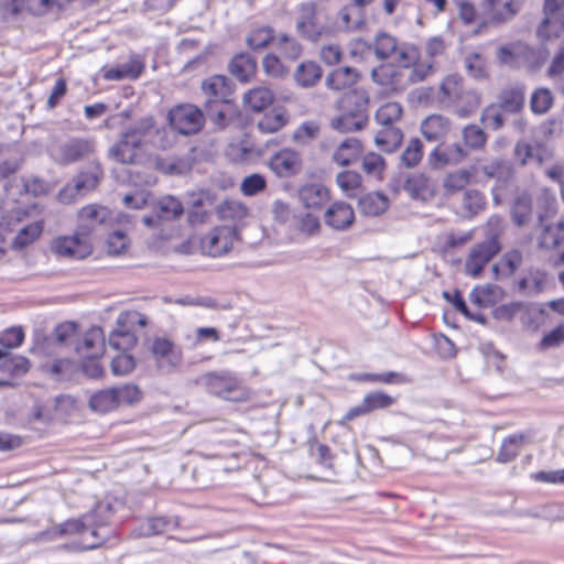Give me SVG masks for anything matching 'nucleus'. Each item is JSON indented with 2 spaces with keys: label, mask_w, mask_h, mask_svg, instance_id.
I'll return each instance as SVG.
<instances>
[{
  "label": "nucleus",
  "mask_w": 564,
  "mask_h": 564,
  "mask_svg": "<svg viewBox=\"0 0 564 564\" xmlns=\"http://www.w3.org/2000/svg\"><path fill=\"white\" fill-rule=\"evenodd\" d=\"M153 213L158 215L161 221H170L180 218L184 213L183 204L174 196L167 195L161 197L152 204Z\"/></svg>",
  "instance_id": "obj_30"
},
{
  "label": "nucleus",
  "mask_w": 564,
  "mask_h": 564,
  "mask_svg": "<svg viewBox=\"0 0 564 564\" xmlns=\"http://www.w3.org/2000/svg\"><path fill=\"white\" fill-rule=\"evenodd\" d=\"M505 111L494 102L484 108L480 121L487 129L498 131L505 126Z\"/></svg>",
  "instance_id": "obj_56"
},
{
  "label": "nucleus",
  "mask_w": 564,
  "mask_h": 564,
  "mask_svg": "<svg viewBox=\"0 0 564 564\" xmlns=\"http://www.w3.org/2000/svg\"><path fill=\"white\" fill-rule=\"evenodd\" d=\"M144 70V63L139 57H131L128 62L113 67L104 68L102 77L106 80L137 79Z\"/></svg>",
  "instance_id": "obj_24"
},
{
  "label": "nucleus",
  "mask_w": 564,
  "mask_h": 564,
  "mask_svg": "<svg viewBox=\"0 0 564 564\" xmlns=\"http://www.w3.org/2000/svg\"><path fill=\"white\" fill-rule=\"evenodd\" d=\"M101 337V328L93 327L84 335L83 340L76 345L75 350L82 357H85V355L101 356L104 351Z\"/></svg>",
  "instance_id": "obj_35"
},
{
  "label": "nucleus",
  "mask_w": 564,
  "mask_h": 564,
  "mask_svg": "<svg viewBox=\"0 0 564 564\" xmlns=\"http://www.w3.org/2000/svg\"><path fill=\"white\" fill-rule=\"evenodd\" d=\"M228 70L239 82L248 83L256 75L257 59L250 53H238L230 59Z\"/></svg>",
  "instance_id": "obj_22"
},
{
  "label": "nucleus",
  "mask_w": 564,
  "mask_h": 564,
  "mask_svg": "<svg viewBox=\"0 0 564 564\" xmlns=\"http://www.w3.org/2000/svg\"><path fill=\"white\" fill-rule=\"evenodd\" d=\"M538 248L541 250H555L564 243V220L556 224H539Z\"/></svg>",
  "instance_id": "obj_20"
},
{
  "label": "nucleus",
  "mask_w": 564,
  "mask_h": 564,
  "mask_svg": "<svg viewBox=\"0 0 564 564\" xmlns=\"http://www.w3.org/2000/svg\"><path fill=\"white\" fill-rule=\"evenodd\" d=\"M196 382L209 393L227 401H240L243 395L240 381L228 371L204 373Z\"/></svg>",
  "instance_id": "obj_3"
},
{
  "label": "nucleus",
  "mask_w": 564,
  "mask_h": 564,
  "mask_svg": "<svg viewBox=\"0 0 564 564\" xmlns=\"http://www.w3.org/2000/svg\"><path fill=\"white\" fill-rule=\"evenodd\" d=\"M288 123V117L283 109L273 108L265 112L258 121L257 127L263 133H274Z\"/></svg>",
  "instance_id": "obj_43"
},
{
  "label": "nucleus",
  "mask_w": 564,
  "mask_h": 564,
  "mask_svg": "<svg viewBox=\"0 0 564 564\" xmlns=\"http://www.w3.org/2000/svg\"><path fill=\"white\" fill-rule=\"evenodd\" d=\"M108 158L120 164H134L137 162V150L119 138L118 142L109 148Z\"/></svg>",
  "instance_id": "obj_46"
},
{
  "label": "nucleus",
  "mask_w": 564,
  "mask_h": 564,
  "mask_svg": "<svg viewBox=\"0 0 564 564\" xmlns=\"http://www.w3.org/2000/svg\"><path fill=\"white\" fill-rule=\"evenodd\" d=\"M113 513L115 509L109 502H98L91 511L85 513L89 536H85L80 550H95L110 540L113 530L109 528V522Z\"/></svg>",
  "instance_id": "obj_2"
},
{
  "label": "nucleus",
  "mask_w": 564,
  "mask_h": 564,
  "mask_svg": "<svg viewBox=\"0 0 564 564\" xmlns=\"http://www.w3.org/2000/svg\"><path fill=\"white\" fill-rule=\"evenodd\" d=\"M325 224L334 230H346L355 221L352 207L345 202H335L324 213Z\"/></svg>",
  "instance_id": "obj_19"
},
{
  "label": "nucleus",
  "mask_w": 564,
  "mask_h": 564,
  "mask_svg": "<svg viewBox=\"0 0 564 564\" xmlns=\"http://www.w3.org/2000/svg\"><path fill=\"white\" fill-rule=\"evenodd\" d=\"M43 225L40 221L29 224L21 228L12 240V248L22 250L34 242L42 234Z\"/></svg>",
  "instance_id": "obj_44"
},
{
  "label": "nucleus",
  "mask_w": 564,
  "mask_h": 564,
  "mask_svg": "<svg viewBox=\"0 0 564 564\" xmlns=\"http://www.w3.org/2000/svg\"><path fill=\"white\" fill-rule=\"evenodd\" d=\"M362 145L357 138L345 139L333 154V160L338 165L347 166L354 163L361 154Z\"/></svg>",
  "instance_id": "obj_32"
},
{
  "label": "nucleus",
  "mask_w": 564,
  "mask_h": 564,
  "mask_svg": "<svg viewBox=\"0 0 564 564\" xmlns=\"http://www.w3.org/2000/svg\"><path fill=\"white\" fill-rule=\"evenodd\" d=\"M480 171L488 178H495L501 186H506L514 175L512 164L503 159H495L484 164Z\"/></svg>",
  "instance_id": "obj_27"
},
{
  "label": "nucleus",
  "mask_w": 564,
  "mask_h": 564,
  "mask_svg": "<svg viewBox=\"0 0 564 564\" xmlns=\"http://www.w3.org/2000/svg\"><path fill=\"white\" fill-rule=\"evenodd\" d=\"M369 97L366 91L352 89L343 95L338 101L340 112L368 117Z\"/></svg>",
  "instance_id": "obj_23"
},
{
  "label": "nucleus",
  "mask_w": 564,
  "mask_h": 564,
  "mask_svg": "<svg viewBox=\"0 0 564 564\" xmlns=\"http://www.w3.org/2000/svg\"><path fill=\"white\" fill-rule=\"evenodd\" d=\"M79 534L80 540L74 543V549L82 551L80 545L85 540V536H89V530L87 525V521L85 520V514L77 519H68L52 529L45 531L43 535L45 540L52 541L58 539L64 535H73Z\"/></svg>",
  "instance_id": "obj_17"
},
{
  "label": "nucleus",
  "mask_w": 564,
  "mask_h": 564,
  "mask_svg": "<svg viewBox=\"0 0 564 564\" xmlns=\"http://www.w3.org/2000/svg\"><path fill=\"white\" fill-rule=\"evenodd\" d=\"M398 52L397 39L388 33H379L375 41V53L380 59H386Z\"/></svg>",
  "instance_id": "obj_63"
},
{
  "label": "nucleus",
  "mask_w": 564,
  "mask_h": 564,
  "mask_svg": "<svg viewBox=\"0 0 564 564\" xmlns=\"http://www.w3.org/2000/svg\"><path fill=\"white\" fill-rule=\"evenodd\" d=\"M513 154L521 165H527L531 162L542 165L549 153L546 147L542 143L531 144L525 141H518L514 145Z\"/></svg>",
  "instance_id": "obj_26"
},
{
  "label": "nucleus",
  "mask_w": 564,
  "mask_h": 564,
  "mask_svg": "<svg viewBox=\"0 0 564 564\" xmlns=\"http://www.w3.org/2000/svg\"><path fill=\"white\" fill-rule=\"evenodd\" d=\"M137 341L135 334L128 328L113 329L109 335V345L119 351L127 352L135 346Z\"/></svg>",
  "instance_id": "obj_49"
},
{
  "label": "nucleus",
  "mask_w": 564,
  "mask_h": 564,
  "mask_svg": "<svg viewBox=\"0 0 564 564\" xmlns=\"http://www.w3.org/2000/svg\"><path fill=\"white\" fill-rule=\"evenodd\" d=\"M481 96L475 89H463L452 104L455 113L459 118H467L480 106Z\"/></svg>",
  "instance_id": "obj_31"
},
{
  "label": "nucleus",
  "mask_w": 564,
  "mask_h": 564,
  "mask_svg": "<svg viewBox=\"0 0 564 564\" xmlns=\"http://www.w3.org/2000/svg\"><path fill=\"white\" fill-rule=\"evenodd\" d=\"M30 360L22 355H14L0 348V372L11 378H19L29 372Z\"/></svg>",
  "instance_id": "obj_25"
},
{
  "label": "nucleus",
  "mask_w": 564,
  "mask_h": 564,
  "mask_svg": "<svg viewBox=\"0 0 564 564\" xmlns=\"http://www.w3.org/2000/svg\"><path fill=\"white\" fill-rule=\"evenodd\" d=\"M402 140L403 132L394 126L381 127L375 137L377 147L388 153L395 151L401 145Z\"/></svg>",
  "instance_id": "obj_36"
},
{
  "label": "nucleus",
  "mask_w": 564,
  "mask_h": 564,
  "mask_svg": "<svg viewBox=\"0 0 564 564\" xmlns=\"http://www.w3.org/2000/svg\"><path fill=\"white\" fill-rule=\"evenodd\" d=\"M77 332L78 324L72 321H66L57 324L51 335L58 346H67L77 336Z\"/></svg>",
  "instance_id": "obj_60"
},
{
  "label": "nucleus",
  "mask_w": 564,
  "mask_h": 564,
  "mask_svg": "<svg viewBox=\"0 0 564 564\" xmlns=\"http://www.w3.org/2000/svg\"><path fill=\"white\" fill-rule=\"evenodd\" d=\"M467 155L466 150L459 143H453L446 147H436L430 159L435 163H440L442 165L445 164H457Z\"/></svg>",
  "instance_id": "obj_39"
},
{
  "label": "nucleus",
  "mask_w": 564,
  "mask_h": 564,
  "mask_svg": "<svg viewBox=\"0 0 564 564\" xmlns=\"http://www.w3.org/2000/svg\"><path fill=\"white\" fill-rule=\"evenodd\" d=\"M275 40L274 30L271 26H261L252 30L247 39V45L253 51H261L265 48L272 41Z\"/></svg>",
  "instance_id": "obj_50"
},
{
  "label": "nucleus",
  "mask_w": 564,
  "mask_h": 564,
  "mask_svg": "<svg viewBox=\"0 0 564 564\" xmlns=\"http://www.w3.org/2000/svg\"><path fill=\"white\" fill-rule=\"evenodd\" d=\"M367 122L368 117L340 112L339 116L332 119L330 127L338 132L348 133L364 129Z\"/></svg>",
  "instance_id": "obj_41"
},
{
  "label": "nucleus",
  "mask_w": 564,
  "mask_h": 564,
  "mask_svg": "<svg viewBox=\"0 0 564 564\" xmlns=\"http://www.w3.org/2000/svg\"><path fill=\"white\" fill-rule=\"evenodd\" d=\"M520 51L521 42L502 45L497 51V58L500 64L520 68Z\"/></svg>",
  "instance_id": "obj_62"
},
{
  "label": "nucleus",
  "mask_w": 564,
  "mask_h": 564,
  "mask_svg": "<svg viewBox=\"0 0 564 564\" xmlns=\"http://www.w3.org/2000/svg\"><path fill=\"white\" fill-rule=\"evenodd\" d=\"M302 206L311 212H321L330 200V192L322 183H306L297 192Z\"/></svg>",
  "instance_id": "obj_14"
},
{
  "label": "nucleus",
  "mask_w": 564,
  "mask_h": 564,
  "mask_svg": "<svg viewBox=\"0 0 564 564\" xmlns=\"http://www.w3.org/2000/svg\"><path fill=\"white\" fill-rule=\"evenodd\" d=\"M94 151L95 144L93 140L72 137L55 145L51 150V156L59 165H69L84 160Z\"/></svg>",
  "instance_id": "obj_6"
},
{
  "label": "nucleus",
  "mask_w": 564,
  "mask_h": 564,
  "mask_svg": "<svg viewBox=\"0 0 564 564\" xmlns=\"http://www.w3.org/2000/svg\"><path fill=\"white\" fill-rule=\"evenodd\" d=\"M359 73L349 66H339L326 76V85L334 90H341L351 87L357 83Z\"/></svg>",
  "instance_id": "obj_29"
},
{
  "label": "nucleus",
  "mask_w": 564,
  "mask_h": 564,
  "mask_svg": "<svg viewBox=\"0 0 564 564\" xmlns=\"http://www.w3.org/2000/svg\"><path fill=\"white\" fill-rule=\"evenodd\" d=\"M451 122L442 115H431L421 123V132L429 141H440L449 131Z\"/></svg>",
  "instance_id": "obj_28"
},
{
  "label": "nucleus",
  "mask_w": 564,
  "mask_h": 564,
  "mask_svg": "<svg viewBox=\"0 0 564 564\" xmlns=\"http://www.w3.org/2000/svg\"><path fill=\"white\" fill-rule=\"evenodd\" d=\"M104 176V170L99 162L90 163L86 169L82 170L74 178V186H66L58 193V199L67 203L69 191H75L77 194H85L95 189Z\"/></svg>",
  "instance_id": "obj_10"
},
{
  "label": "nucleus",
  "mask_w": 564,
  "mask_h": 564,
  "mask_svg": "<svg viewBox=\"0 0 564 564\" xmlns=\"http://www.w3.org/2000/svg\"><path fill=\"white\" fill-rule=\"evenodd\" d=\"M295 28L303 39L313 43L328 34L330 26L325 3L323 1L302 3Z\"/></svg>",
  "instance_id": "obj_1"
},
{
  "label": "nucleus",
  "mask_w": 564,
  "mask_h": 564,
  "mask_svg": "<svg viewBox=\"0 0 564 564\" xmlns=\"http://www.w3.org/2000/svg\"><path fill=\"white\" fill-rule=\"evenodd\" d=\"M510 216L517 227L527 226L533 216V198L527 191L517 193L510 206Z\"/></svg>",
  "instance_id": "obj_21"
},
{
  "label": "nucleus",
  "mask_w": 564,
  "mask_h": 564,
  "mask_svg": "<svg viewBox=\"0 0 564 564\" xmlns=\"http://www.w3.org/2000/svg\"><path fill=\"white\" fill-rule=\"evenodd\" d=\"M274 100V94L267 87H256L243 96V105L253 112H261Z\"/></svg>",
  "instance_id": "obj_33"
},
{
  "label": "nucleus",
  "mask_w": 564,
  "mask_h": 564,
  "mask_svg": "<svg viewBox=\"0 0 564 564\" xmlns=\"http://www.w3.org/2000/svg\"><path fill=\"white\" fill-rule=\"evenodd\" d=\"M547 56L546 48H535L521 42L520 67H527L530 72H535L546 62Z\"/></svg>",
  "instance_id": "obj_37"
},
{
  "label": "nucleus",
  "mask_w": 564,
  "mask_h": 564,
  "mask_svg": "<svg viewBox=\"0 0 564 564\" xmlns=\"http://www.w3.org/2000/svg\"><path fill=\"white\" fill-rule=\"evenodd\" d=\"M501 250L499 232L490 231L486 239L476 243L465 262V273L471 278H479L487 265Z\"/></svg>",
  "instance_id": "obj_4"
},
{
  "label": "nucleus",
  "mask_w": 564,
  "mask_h": 564,
  "mask_svg": "<svg viewBox=\"0 0 564 564\" xmlns=\"http://www.w3.org/2000/svg\"><path fill=\"white\" fill-rule=\"evenodd\" d=\"M505 113L518 115L520 113L525 105V86L521 83L511 84L502 88L498 96L497 102Z\"/></svg>",
  "instance_id": "obj_15"
},
{
  "label": "nucleus",
  "mask_w": 564,
  "mask_h": 564,
  "mask_svg": "<svg viewBox=\"0 0 564 564\" xmlns=\"http://www.w3.org/2000/svg\"><path fill=\"white\" fill-rule=\"evenodd\" d=\"M52 250L58 256L82 260L91 254L93 243L75 235L62 236L53 240Z\"/></svg>",
  "instance_id": "obj_12"
},
{
  "label": "nucleus",
  "mask_w": 564,
  "mask_h": 564,
  "mask_svg": "<svg viewBox=\"0 0 564 564\" xmlns=\"http://www.w3.org/2000/svg\"><path fill=\"white\" fill-rule=\"evenodd\" d=\"M462 135L465 147L473 151L481 150L486 145L487 135L477 124H467L463 129Z\"/></svg>",
  "instance_id": "obj_55"
},
{
  "label": "nucleus",
  "mask_w": 564,
  "mask_h": 564,
  "mask_svg": "<svg viewBox=\"0 0 564 564\" xmlns=\"http://www.w3.org/2000/svg\"><path fill=\"white\" fill-rule=\"evenodd\" d=\"M200 88L205 98V108L208 107L209 101L213 104L231 101L235 85L225 75H213L202 82Z\"/></svg>",
  "instance_id": "obj_11"
},
{
  "label": "nucleus",
  "mask_w": 564,
  "mask_h": 564,
  "mask_svg": "<svg viewBox=\"0 0 564 564\" xmlns=\"http://www.w3.org/2000/svg\"><path fill=\"white\" fill-rule=\"evenodd\" d=\"M564 0H544L543 13L544 19L536 30V35L541 40H550L557 37L564 30V17L561 9Z\"/></svg>",
  "instance_id": "obj_9"
},
{
  "label": "nucleus",
  "mask_w": 564,
  "mask_h": 564,
  "mask_svg": "<svg viewBox=\"0 0 564 564\" xmlns=\"http://www.w3.org/2000/svg\"><path fill=\"white\" fill-rule=\"evenodd\" d=\"M116 392L113 391L112 387L108 389H102L89 398L88 405L94 412L98 413H107L115 409H117V399H116Z\"/></svg>",
  "instance_id": "obj_40"
},
{
  "label": "nucleus",
  "mask_w": 564,
  "mask_h": 564,
  "mask_svg": "<svg viewBox=\"0 0 564 564\" xmlns=\"http://www.w3.org/2000/svg\"><path fill=\"white\" fill-rule=\"evenodd\" d=\"M403 189L414 199L425 198L429 192V178L420 173L409 174L403 183Z\"/></svg>",
  "instance_id": "obj_51"
},
{
  "label": "nucleus",
  "mask_w": 564,
  "mask_h": 564,
  "mask_svg": "<svg viewBox=\"0 0 564 564\" xmlns=\"http://www.w3.org/2000/svg\"><path fill=\"white\" fill-rule=\"evenodd\" d=\"M275 46L280 54L290 61L297 59L302 54V45L299 41L286 33H281L276 37Z\"/></svg>",
  "instance_id": "obj_48"
},
{
  "label": "nucleus",
  "mask_w": 564,
  "mask_h": 564,
  "mask_svg": "<svg viewBox=\"0 0 564 564\" xmlns=\"http://www.w3.org/2000/svg\"><path fill=\"white\" fill-rule=\"evenodd\" d=\"M358 205L364 215L376 217L387 210L389 202L382 193L373 192L361 196Z\"/></svg>",
  "instance_id": "obj_38"
},
{
  "label": "nucleus",
  "mask_w": 564,
  "mask_h": 564,
  "mask_svg": "<svg viewBox=\"0 0 564 564\" xmlns=\"http://www.w3.org/2000/svg\"><path fill=\"white\" fill-rule=\"evenodd\" d=\"M203 112L204 119L209 120L218 130L228 128L240 113L238 106L232 100L220 104L209 101Z\"/></svg>",
  "instance_id": "obj_16"
},
{
  "label": "nucleus",
  "mask_w": 564,
  "mask_h": 564,
  "mask_svg": "<svg viewBox=\"0 0 564 564\" xmlns=\"http://www.w3.org/2000/svg\"><path fill=\"white\" fill-rule=\"evenodd\" d=\"M398 76H400V73L393 65H380L371 72V77L375 83L391 88H395L398 86Z\"/></svg>",
  "instance_id": "obj_59"
},
{
  "label": "nucleus",
  "mask_w": 564,
  "mask_h": 564,
  "mask_svg": "<svg viewBox=\"0 0 564 564\" xmlns=\"http://www.w3.org/2000/svg\"><path fill=\"white\" fill-rule=\"evenodd\" d=\"M500 0H481L480 9L484 15L487 17L488 21L492 24H502L512 20L516 14L520 11V2L507 1L501 8H498Z\"/></svg>",
  "instance_id": "obj_18"
},
{
  "label": "nucleus",
  "mask_w": 564,
  "mask_h": 564,
  "mask_svg": "<svg viewBox=\"0 0 564 564\" xmlns=\"http://www.w3.org/2000/svg\"><path fill=\"white\" fill-rule=\"evenodd\" d=\"M364 400L369 413L377 410L388 409L397 402L394 397L380 390L367 393L364 397Z\"/></svg>",
  "instance_id": "obj_61"
},
{
  "label": "nucleus",
  "mask_w": 564,
  "mask_h": 564,
  "mask_svg": "<svg viewBox=\"0 0 564 564\" xmlns=\"http://www.w3.org/2000/svg\"><path fill=\"white\" fill-rule=\"evenodd\" d=\"M357 381L361 382H380V383H406L409 378L400 372L388 371L382 373L362 372L354 377Z\"/></svg>",
  "instance_id": "obj_53"
},
{
  "label": "nucleus",
  "mask_w": 564,
  "mask_h": 564,
  "mask_svg": "<svg viewBox=\"0 0 564 564\" xmlns=\"http://www.w3.org/2000/svg\"><path fill=\"white\" fill-rule=\"evenodd\" d=\"M24 330L21 326H11L0 332L1 349L10 350L20 347L24 340Z\"/></svg>",
  "instance_id": "obj_64"
},
{
  "label": "nucleus",
  "mask_w": 564,
  "mask_h": 564,
  "mask_svg": "<svg viewBox=\"0 0 564 564\" xmlns=\"http://www.w3.org/2000/svg\"><path fill=\"white\" fill-rule=\"evenodd\" d=\"M402 116V107L398 102H386L376 111L375 119L381 127L394 126Z\"/></svg>",
  "instance_id": "obj_52"
},
{
  "label": "nucleus",
  "mask_w": 564,
  "mask_h": 564,
  "mask_svg": "<svg viewBox=\"0 0 564 564\" xmlns=\"http://www.w3.org/2000/svg\"><path fill=\"white\" fill-rule=\"evenodd\" d=\"M322 76V68L318 64L307 61L301 63L295 73L294 78L301 87H312Z\"/></svg>",
  "instance_id": "obj_42"
},
{
  "label": "nucleus",
  "mask_w": 564,
  "mask_h": 564,
  "mask_svg": "<svg viewBox=\"0 0 564 564\" xmlns=\"http://www.w3.org/2000/svg\"><path fill=\"white\" fill-rule=\"evenodd\" d=\"M463 89V78L458 74L447 75L440 85L438 102L449 108Z\"/></svg>",
  "instance_id": "obj_34"
},
{
  "label": "nucleus",
  "mask_w": 564,
  "mask_h": 564,
  "mask_svg": "<svg viewBox=\"0 0 564 564\" xmlns=\"http://www.w3.org/2000/svg\"><path fill=\"white\" fill-rule=\"evenodd\" d=\"M238 239L239 232L236 226H217L202 238L200 248L210 257H221L231 250L234 242Z\"/></svg>",
  "instance_id": "obj_7"
},
{
  "label": "nucleus",
  "mask_w": 564,
  "mask_h": 564,
  "mask_svg": "<svg viewBox=\"0 0 564 564\" xmlns=\"http://www.w3.org/2000/svg\"><path fill=\"white\" fill-rule=\"evenodd\" d=\"M269 166L279 177H291L301 172L302 158L297 151L284 148L271 156Z\"/></svg>",
  "instance_id": "obj_13"
},
{
  "label": "nucleus",
  "mask_w": 564,
  "mask_h": 564,
  "mask_svg": "<svg viewBox=\"0 0 564 564\" xmlns=\"http://www.w3.org/2000/svg\"><path fill=\"white\" fill-rule=\"evenodd\" d=\"M523 440L524 436L522 434H513L506 437L497 454V462L503 464L512 462L518 456Z\"/></svg>",
  "instance_id": "obj_47"
},
{
  "label": "nucleus",
  "mask_w": 564,
  "mask_h": 564,
  "mask_svg": "<svg viewBox=\"0 0 564 564\" xmlns=\"http://www.w3.org/2000/svg\"><path fill=\"white\" fill-rule=\"evenodd\" d=\"M170 127L183 135L199 132L204 127V112L194 105L185 104L172 108L167 113Z\"/></svg>",
  "instance_id": "obj_5"
},
{
  "label": "nucleus",
  "mask_w": 564,
  "mask_h": 564,
  "mask_svg": "<svg viewBox=\"0 0 564 564\" xmlns=\"http://www.w3.org/2000/svg\"><path fill=\"white\" fill-rule=\"evenodd\" d=\"M23 3L25 10L35 17L59 13L65 7L59 0H23Z\"/></svg>",
  "instance_id": "obj_45"
},
{
  "label": "nucleus",
  "mask_w": 564,
  "mask_h": 564,
  "mask_svg": "<svg viewBox=\"0 0 564 564\" xmlns=\"http://www.w3.org/2000/svg\"><path fill=\"white\" fill-rule=\"evenodd\" d=\"M149 350L158 367L167 371L174 370L183 361V350L167 337L156 336L151 340Z\"/></svg>",
  "instance_id": "obj_8"
},
{
  "label": "nucleus",
  "mask_w": 564,
  "mask_h": 564,
  "mask_svg": "<svg viewBox=\"0 0 564 564\" xmlns=\"http://www.w3.org/2000/svg\"><path fill=\"white\" fill-rule=\"evenodd\" d=\"M553 105V95L550 89L541 87L535 89L530 98V109L534 115L546 113Z\"/></svg>",
  "instance_id": "obj_57"
},
{
  "label": "nucleus",
  "mask_w": 564,
  "mask_h": 564,
  "mask_svg": "<svg viewBox=\"0 0 564 564\" xmlns=\"http://www.w3.org/2000/svg\"><path fill=\"white\" fill-rule=\"evenodd\" d=\"M538 207V221L543 224L547 218L556 214L557 200L549 191H543L536 200Z\"/></svg>",
  "instance_id": "obj_58"
},
{
  "label": "nucleus",
  "mask_w": 564,
  "mask_h": 564,
  "mask_svg": "<svg viewBox=\"0 0 564 564\" xmlns=\"http://www.w3.org/2000/svg\"><path fill=\"white\" fill-rule=\"evenodd\" d=\"M498 291L500 288L496 284L475 286L469 293V299L478 306L488 307L496 302Z\"/></svg>",
  "instance_id": "obj_54"
}]
</instances>
